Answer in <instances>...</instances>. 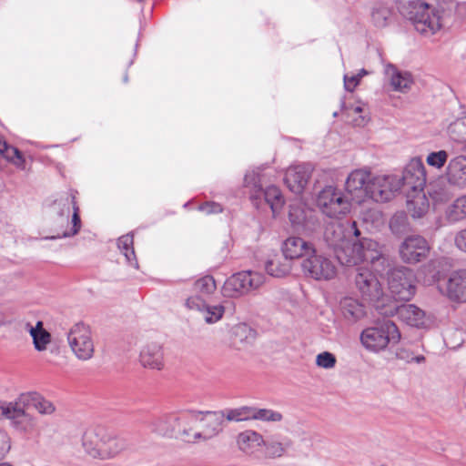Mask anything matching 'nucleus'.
Returning a JSON list of instances; mask_svg holds the SVG:
<instances>
[{
  "instance_id": "f03ea898",
  "label": "nucleus",
  "mask_w": 466,
  "mask_h": 466,
  "mask_svg": "<svg viewBox=\"0 0 466 466\" xmlns=\"http://www.w3.org/2000/svg\"><path fill=\"white\" fill-rule=\"evenodd\" d=\"M398 4L400 14L421 35H431L441 28V12L423 0H398Z\"/></svg>"
},
{
  "instance_id": "1a4fd4ad",
  "label": "nucleus",
  "mask_w": 466,
  "mask_h": 466,
  "mask_svg": "<svg viewBox=\"0 0 466 466\" xmlns=\"http://www.w3.org/2000/svg\"><path fill=\"white\" fill-rule=\"evenodd\" d=\"M66 337L71 350L78 360H88L93 357L95 345L88 325L83 322L74 324Z\"/></svg>"
},
{
  "instance_id": "aec40b11",
  "label": "nucleus",
  "mask_w": 466,
  "mask_h": 466,
  "mask_svg": "<svg viewBox=\"0 0 466 466\" xmlns=\"http://www.w3.org/2000/svg\"><path fill=\"white\" fill-rule=\"evenodd\" d=\"M401 179V187H408L413 191H421L426 184V170L422 160L412 158L406 166Z\"/></svg>"
},
{
  "instance_id": "20e7f679",
  "label": "nucleus",
  "mask_w": 466,
  "mask_h": 466,
  "mask_svg": "<svg viewBox=\"0 0 466 466\" xmlns=\"http://www.w3.org/2000/svg\"><path fill=\"white\" fill-rule=\"evenodd\" d=\"M56 222L63 228L57 238H69L78 233L81 227L79 208L73 193H66L52 204ZM54 239L56 237H51Z\"/></svg>"
},
{
  "instance_id": "f704fd0d",
  "label": "nucleus",
  "mask_w": 466,
  "mask_h": 466,
  "mask_svg": "<svg viewBox=\"0 0 466 466\" xmlns=\"http://www.w3.org/2000/svg\"><path fill=\"white\" fill-rule=\"evenodd\" d=\"M27 330L33 339V344L37 351H44L51 342V334L44 329L42 321H37L35 326L26 324Z\"/></svg>"
},
{
  "instance_id": "bb28decb",
  "label": "nucleus",
  "mask_w": 466,
  "mask_h": 466,
  "mask_svg": "<svg viewBox=\"0 0 466 466\" xmlns=\"http://www.w3.org/2000/svg\"><path fill=\"white\" fill-rule=\"evenodd\" d=\"M446 177L451 185L466 187V156L460 155L450 160Z\"/></svg>"
},
{
  "instance_id": "f257e3e1",
  "label": "nucleus",
  "mask_w": 466,
  "mask_h": 466,
  "mask_svg": "<svg viewBox=\"0 0 466 466\" xmlns=\"http://www.w3.org/2000/svg\"><path fill=\"white\" fill-rule=\"evenodd\" d=\"M338 261L347 267L356 266L360 262H370L373 270L382 275L390 266L389 258L382 252L380 244L368 238L359 241L346 240L333 251Z\"/></svg>"
},
{
  "instance_id": "052dcab7",
  "label": "nucleus",
  "mask_w": 466,
  "mask_h": 466,
  "mask_svg": "<svg viewBox=\"0 0 466 466\" xmlns=\"http://www.w3.org/2000/svg\"><path fill=\"white\" fill-rule=\"evenodd\" d=\"M9 321L0 313V326H5Z\"/></svg>"
},
{
  "instance_id": "6ab92c4d",
  "label": "nucleus",
  "mask_w": 466,
  "mask_h": 466,
  "mask_svg": "<svg viewBox=\"0 0 466 466\" xmlns=\"http://www.w3.org/2000/svg\"><path fill=\"white\" fill-rule=\"evenodd\" d=\"M185 306L190 310L199 312L208 324H214L219 321L224 313L225 307L221 304L209 305L199 295H194L186 299Z\"/></svg>"
},
{
  "instance_id": "7c9ffc66",
  "label": "nucleus",
  "mask_w": 466,
  "mask_h": 466,
  "mask_svg": "<svg viewBox=\"0 0 466 466\" xmlns=\"http://www.w3.org/2000/svg\"><path fill=\"white\" fill-rule=\"evenodd\" d=\"M264 197L266 203L270 207L273 217H276L284 205V198L280 189L276 186H269L265 189L261 188L256 195H252L253 198Z\"/></svg>"
},
{
  "instance_id": "6e6552de",
  "label": "nucleus",
  "mask_w": 466,
  "mask_h": 466,
  "mask_svg": "<svg viewBox=\"0 0 466 466\" xmlns=\"http://www.w3.org/2000/svg\"><path fill=\"white\" fill-rule=\"evenodd\" d=\"M301 270L306 278L318 280L329 281L337 275L335 263L328 257L313 251L301 261Z\"/></svg>"
},
{
  "instance_id": "5fc2aeb1",
  "label": "nucleus",
  "mask_w": 466,
  "mask_h": 466,
  "mask_svg": "<svg viewBox=\"0 0 466 466\" xmlns=\"http://www.w3.org/2000/svg\"><path fill=\"white\" fill-rule=\"evenodd\" d=\"M198 209L207 215L218 214L222 212L221 205L216 202H207L199 206Z\"/></svg>"
},
{
  "instance_id": "37998d69",
  "label": "nucleus",
  "mask_w": 466,
  "mask_h": 466,
  "mask_svg": "<svg viewBox=\"0 0 466 466\" xmlns=\"http://www.w3.org/2000/svg\"><path fill=\"white\" fill-rule=\"evenodd\" d=\"M0 154L16 167H24L25 159L21 152L16 147L9 146L5 141H0Z\"/></svg>"
},
{
  "instance_id": "393cba45",
  "label": "nucleus",
  "mask_w": 466,
  "mask_h": 466,
  "mask_svg": "<svg viewBox=\"0 0 466 466\" xmlns=\"http://www.w3.org/2000/svg\"><path fill=\"white\" fill-rule=\"evenodd\" d=\"M314 246L299 237H289L282 244L281 250L290 260L307 258L314 249Z\"/></svg>"
},
{
  "instance_id": "603ef678",
  "label": "nucleus",
  "mask_w": 466,
  "mask_h": 466,
  "mask_svg": "<svg viewBox=\"0 0 466 466\" xmlns=\"http://www.w3.org/2000/svg\"><path fill=\"white\" fill-rule=\"evenodd\" d=\"M244 184L246 187H251L253 188L254 195L258 194L262 188L259 174L255 170L245 175Z\"/></svg>"
},
{
  "instance_id": "a878e982",
  "label": "nucleus",
  "mask_w": 466,
  "mask_h": 466,
  "mask_svg": "<svg viewBox=\"0 0 466 466\" xmlns=\"http://www.w3.org/2000/svg\"><path fill=\"white\" fill-rule=\"evenodd\" d=\"M225 414L222 412L202 411V419L200 420L199 430L202 441H208L218 435L222 431V423Z\"/></svg>"
},
{
  "instance_id": "c9c22d12",
  "label": "nucleus",
  "mask_w": 466,
  "mask_h": 466,
  "mask_svg": "<svg viewBox=\"0 0 466 466\" xmlns=\"http://www.w3.org/2000/svg\"><path fill=\"white\" fill-rule=\"evenodd\" d=\"M292 265L291 260L285 257L276 256L267 261L265 265L266 271L268 275L275 278H282L289 274Z\"/></svg>"
},
{
  "instance_id": "9d476101",
  "label": "nucleus",
  "mask_w": 466,
  "mask_h": 466,
  "mask_svg": "<svg viewBox=\"0 0 466 466\" xmlns=\"http://www.w3.org/2000/svg\"><path fill=\"white\" fill-rule=\"evenodd\" d=\"M289 219L295 230L307 235L313 234L320 227L315 211L300 201H295L289 205Z\"/></svg>"
},
{
  "instance_id": "ea45409f",
  "label": "nucleus",
  "mask_w": 466,
  "mask_h": 466,
  "mask_svg": "<svg viewBox=\"0 0 466 466\" xmlns=\"http://www.w3.org/2000/svg\"><path fill=\"white\" fill-rule=\"evenodd\" d=\"M392 12L390 8L383 3H376L371 8V21L376 27H385L389 25Z\"/></svg>"
},
{
  "instance_id": "69168bd1",
  "label": "nucleus",
  "mask_w": 466,
  "mask_h": 466,
  "mask_svg": "<svg viewBox=\"0 0 466 466\" xmlns=\"http://www.w3.org/2000/svg\"><path fill=\"white\" fill-rule=\"evenodd\" d=\"M0 466H13V465L8 462H2V463H0Z\"/></svg>"
},
{
  "instance_id": "4468645a",
  "label": "nucleus",
  "mask_w": 466,
  "mask_h": 466,
  "mask_svg": "<svg viewBox=\"0 0 466 466\" xmlns=\"http://www.w3.org/2000/svg\"><path fill=\"white\" fill-rule=\"evenodd\" d=\"M354 281L363 299L380 302L383 297V289L377 276L370 269L365 267L358 268Z\"/></svg>"
},
{
  "instance_id": "58836bf2",
  "label": "nucleus",
  "mask_w": 466,
  "mask_h": 466,
  "mask_svg": "<svg viewBox=\"0 0 466 466\" xmlns=\"http://www.w3.org/2000/svg\"><path fill=\"white\" fill-rule=\"evenodd\" d=\"M134 238L131 233L121 236L117 240V248L125 256L127 262L134 268H138V263L134 250Z\"/></svg>"
},
{
  "instance_id": "0eeeda50",
  "label": "nucleus",
  "mask_w": 466,
  "mask_h": 466,
  "mask_svg": "<svg viewBox=\"0 0 466 466\" xmlns=\"http://www.w3.org/2000/svg\"><path fill=\"white\" fill-rule=\"evenodd\" d=\"M416 277L411 268L400 266L388 272V285L396 300H410L416 292Z\"/></svg>"
},
{
  "instance_id": "9b49d317",
  "label": "nucleus",
  "mask_w": 466,
  "mask_h": 466,
  "mask_svg": "<svg viewBox=\"0 0 466 466\" xmlns=\"http://www.w3.org/2000/svg\"><path fill=\"white\" fill-rule=\"evenodd\" d=\"M376 307L381 315H396L401 321L411 327L424 328L429 320L425 311L414 304H390L385 308H380L378 304Z\"/></svg>"
},
{
  "instance_id": "a18cd8bd",
  "label": "nucleus",
  "mask_w": 466,
  "mask_h": 466,
  "mask_svg": "<svg viewBox=\"0 0 466 466\" xmlns=\"http://www.w3.org/2000/svg\"><path fill=\"white\" fill-rule=\"evenodd\" d=\"M216 289V281L210 275L204 276L194 283V290L202 296H209L213 294Z\"/></svg>"
},
{
  "instance_id": "49530a36",
  "label": "nucleus",
  "mask_w": 466,
  "mask_h": 466,
  "mask_svg": "<svg viewBox=\"0 0 466 466\" xmlns=\"http://www.w3.org/2000/svg\"><path fill=\"white\" fill-rule=\"evenodd\" d=\"M283 420V415L278 410L271 409L255 408V420L263 422H280Z\"/></svg>"
},
{
  "instance_id": "5701e85b",
  "label": "nucleus",
  "mask_w": 466,
  "mask_h": 466,
  "mask_svg": "<svg viewBox=\"0 0 466 466\" xmlns=\"http://www.w3.org/2000/svg\"><path fill=\"white\" fill-rule=\"evenodd\" d=\"M139 362L144 368L161 370L165 366L164 350L158 342L145 344L139 353Z\"/></svg>"
},
{
  "instance_id": "e2e57ef3",
  "label": "nucleus",
  "mask_w": 466,
  "mask_h": 466,
  "mask_svg": "<svg viewBox=\"0 0 466 466\" xmlns=\"http://www.w3.org/2000/svg\"><path fill=\"white\" fill-rule=\"evenodd\" d=\"M364 121H365L364 117H361V119L360 121L356 120V125L360 126V125L364 124Z\"/></svg>"
},
{
  "instance_id": "72a5a7b5",
  "label": "nucleus",
  "mask_w": 466,
  "mask_h": 466,
  "mask_svg": "<svg viewBox=\"0 0 466 466\" xmlns=\"http://www.w3.org/2000/svg\"><path fill=\"white\" fill-rule=\"evenodd\" d=\"M324 239L334 251L336 248L348 240L343 225L338 221L328 224L324 230Z\"/></svg>"
},
{
  "instance_id": "79ce46f5",
  "label": "nucleus",
  "mask_w": 466,
  "mask_h": 466,
  "mask_svg": "<svg viewBox=\"0 0 466 466\" xmlns=\"http://www.w3.org/2000/svg\"><path fill=\"white\" fill-rule=\"evenodd\" d=\"M446 217L450 222H457L466 218V194L447 208Z\"/></svg>"
},
{
  "instance_id": "2eb2a0df",
  "label": "nucleus",
  "mask_w": 466,
  "mask_h": 466,
  "mask_svg": "<svg viewBox=\"0 0 466 466\" xmlns=\"http://www.w3.org/2000/svg\"><path fill=\"white\" fill-rule=\"evenodd\" d=\"M430 249L425 238L420 235H410L400 243L399 254L404 263L416 264L428 257Z\"/></svg>"
},
{
  "instance_id": "0e129e2a",
  "label": "nucleus",
  "mask_w": 466,
  "mask_h": 466,
  "mask_svg": "<svg viewBox=\"0 0 466 466\" xmlns=\"http://www.w3.org/2000/svg\"><path fill=\"white\" fill-rule=\"evenodd\" d=\"M422 360H424V357L423 356H419V357L416 358V361L417 362H420Z\"/></svg>"
},
{
  "instance_id": "bf43d9fd",
  "label": "nucleus",
  "mask_w": 466,
  "mask_h": 466,
  "mask_svg": "<svg viewBox=\"0 0 466 466\" xmlns=\"http://www.w3.org/2000/svg\"><path fill=\"white\" fill-rule=\"evenodd\" d=\"M350 228L354 230V235L355 237H359L360 232V230L357 228V224L355 221H353L352 223H350Z\"/></svg>"
},
{
  "instance_id": "e433bc0d",
  "label": "nucleus",
  "mask_w": 466,
  "mask_h": 466,
  "mask_svg": "<svg viewBox=\"0 0 466 466\" xmlns=\"http://www.w3.org/2000/svg\"><path fill=\"white\" fill-rule=\"evenodd\" d=\"M237 442L239 449L248 453L254 448L262 446L264 439L260 433L248 430L238 435Z\"/></svg>"
},
{
  "instance_id": "2f4dec72",
  "label": "nucleus",
  "mask_w": 466,
  "mask_h": 466,
  "mask_svg": "<svg viewBox=\"0 0 466 466\" xmlns=\"http://www.w3.org/2000/svg\"><path fill=\"white\" fill-rule=\"evenodd\" d=\"M103 431H89L82 437V447L85 452L92 458L101 460Z\"/></svg>"
},
{
  "instance_id": "09e8293b",
  "label": "nucleus",
  "mask_w": 466,
  "mask_h": 466,
  "mask_svg": "<svg viewBox=\"0 0 466 466\" xmlns=\"http://www.w3.org/2000/svg\"><path fill=\"white\" fill-rule=\"evenodd\" d=\"M368 75H369V72L364 68L360 69L357 74L352 75V76H349V75L345 74L343 76L345 89L349 92L354 91V89L360 84V79L363 76H368Z\"/></svg>"
},
{
  "instance_id": "680f3d73",
  "label": "nucleus",
  "mask_w": 466,
  "mask_h": 466,
  "mask_svg": "<svg viewBox=\"0 0 466 466\" xmlns=\"http://www.w3.org/2000/svg\"><path fill=\"white\" fill-rule=\"evenodd\" d=\"M353 111L355 113H360L362 111V108L360 106H356L353 108Z\"/></svg>"
},
{
  "instance_id": "c756f323",
  "label": "nucleus",
  "mask_w": 466,
  "mask_h": 466,
  "mask_svg": "<svg viewBox=\"0 0 466 466\" xmlns=\"http://www.w3.org/2000/svg\"><path fill=\"white\" fill-rule=\"evenodd\" d=\"M18 397L22 401L25 400V405L27 408L33 407L42 415H50L56 410L53 402L36 392L22 393Z\"/></svg>"
},
{
  "instance_id": "8fccbe9b",
  "label": "nucleus",
  "mask_w": 466,
  "mask_h": 466,
  "mask_svg": "<svg viewBox=\"0 0 466 466\" xmlns=\"http://www.w3.org/2000/svg\"><path fill=\"white\" fill-rule=\"evenodd\" d=\"M337 359L335 355L329 351H323L317 355L316 365L325 370L333 369L336 366Z\"/></svg>"
},
{
  "instance_id": "de8ad7c7",
  "label": "nucleus",
  "mask_w": 466,
  "mask_h": 466,
  "mask_svg": "<svg viewBox=\"0 0 466 466\" xmlns=\"http://www.w3.org/2000/svg\"><path fill=\"white\" fill-rule=\"evenodd\" d=\"M448 160V153L445 150L431 152L427 156L426 162L429 166L441 169Z\"/></svg>"
},
{
  "instance_id": "f3484780",
  "label": "nucleus",
  "mask_w": 466,
  "mask_h": 466,
  "mask_svg": "<svg viewBox=\"0 0 466 466\" xmlns=\"http://www.w3.org/2000/svg\"><path fill=\"white\" fill-rule=\"evenodd\" d=\"M25 400L19 397L14 400V406L11 410L8 420L11 428L18 434L23 436L32 435L36 430L37 420L32 414L28 413Z\"/></svg>"
},
{
  "instance_id": "ddd939ff",
  "label": "nucleus",
  "mask_w": 466,
  "mask_h": 466,
  "mask_svg": "<svg viewBox=\"0 0 466 466\" xmlns=\"http://www.w3.org/2000/svg\"><path fill=\"white\" fill-rule=\"evenodd\" d=\"M370 187V199L375 202H387L401 188V179L399 175H379L372 177Z\"/></svg>"
},
{
  "instance_id": "f8f14e48",
  "label": "nucleus",
  "mask_w": 466,
  "mask_h": 466,
  "mask_svg": "<svg viewBox=\"0 0 466 466\" xmlns=\"http://www.w3.org/2000/svg\"><path fill=\"white\" fill-rule=\"evenodd\" d=\"M370 180L372 176L368 167L354 169L348 175L345 189L352 201L360 204L370 198Z\"/></svg>"
},
{
  "instance_id": "39448f33",
  "label": "nucleus",
  "mask_w": 466,
  "mask_h": 466,
  "mask_svg": "<svg viewBox=\"0 0 466 466\" xmlns=\"http://www.w3.org/2000/svg\"><path fill=\"white\" fill-rule=\"evenodd\" d=\"M317 207L327 217L339 219L350 213V200L344 193L333 186H327L321 189L316 199Z\"/></svg>"
},
{
  "instance_id": "c85d7f7f",
  "label": "nucleus",
  "mask_w": 466,
  "mask_h": 466,
  "mask_svg": "<svg viewBox=\"0 0 466 466\" xmlns=\"http://www.w3.org/2000/svg\"><path fill=\"white\" fill-rule=\"evenodd\" d=\"M268 458L276 459L282 457L291 447L292 441L287 436H272L262 444Z\"/></svg>"
},
{
  "instance_id": "3c124183",
  "label": "nucleus",
  "mask_w": 466,
  "mask_h": 466,
  "mask_svg": "<svg viewBox=\"0 0 466 466\" xmlns=\"http://www.w3.org/2000/svg\"><path fill=\"white\" fill-rule=\"evenodd\" d=\"M234 333L240 341L251 342L255 339V331L246 324L238 325Z\"/></svg>"
},
{
  "instance_id": "7ed1b4c3",
  "label": "nucleus",
  "mask_w": 466,
  "mask_h": 466,
  "mask_svg": "<svg viewBox=\"0 0 466 466\" xmlns=\"http://www.w3.org/2000/svg\"><path fill=\"white\" fill-rule=\"evenodd\" d=\"M361 345L370 352L379 353L389 345H396L400 339V332L396 324L390 319L376 322L364 329L360 333Z\"/></svg>"
},
{
  "instance_id": "13d9d810",
  "label": "nucleus",
  "mask_w": 466,
  "mask_h": 466,
  "mask_svg": "<svg viewBox=\"0 0 466 466\" xmlns=\"http://www.w3.org/2000/svg\"><path fill=\"white\" fill-rule=\"evenodd\" d=\"M455 244L459 249L466 252V228L456 234Z\"/></svg>"
},
{
  "instance_id": "c03bdc74",
  "label": "nucleus",
  "mask_w": 466,
  "mask_h": 466,
  "mask_svg": "<svg viewBox=\"0 0 466 466\" xmlns=\"http://www.w3.org/2000/svg\"><path fill=\"white\" fill-rule=\"evenodd\" d=\"M390 228L394 235H401L410 229V223L405 212H396L390 219Z\"/></svg>"
},
{
  "instance_id": "a211bd4d",
  "label": "nucleus",
  "mask_w": 466,
  "mask_h": 466,
  "mask_svg": "<svg viewBox=\"0 0 466 466\" xmlns=\"http://www.w3.org/2000/svg\"><path fill=\"white\" fill-rule=\"evenodd\" d=\"M383 72L385 82L393 92L406 94L414 85L411 73L400 69L393 64H386Z\"/></svg>"
},
{
  "instance_id": "6e6d98bb",
  "label": "nucleus",
  "mask_w": 466,
  "mask_h": 466,
  "mask_svg": "<svg viewBox=\"0 0 466 466\" xmlns=\"http://www.w3.org/2000/svg\"><path fill=\"white\" fill-rule=\"evenodd\" d=\"M431 195L436 201L440 202L447 201L452 196L451 192H450L448 189H444L441 187L432 189Z\"/></svg>"
},
{
  "instance_id": "dca6fc26",
  "label": "nucleus",
  "mask_w": 466,
  "mask_h": 466,
  "mask_svg": "<svg viewBox=\"0 0 466 466\" xmlns=\"http://www.w3.org/2000/svg\"><path fill=\"white\" fill-rule=\"evenodd\" d=\"M201 419L202 411L199 410H187L177 412V438L188 443L200 441L198 428Z\"/></svg>"
},
{
  "instance_id": "a19ab883",
  "label": "nucleus",
  "mask_w": 466,
  "mask_h": 466,
  "mask_svg": "<svg viewBox=\"0 0 466 466\" xmlns=\"http://www.w3.org/2000/svg\"><path fill=\"white\" fill-rule=\"evenodd\" d=\"M255 408L254 406H241L235 409L226 410L225 417L228 421H246L255 420Z\"/></svg>"
},
{
  "instance_id": "b1692460",
  "label": "nucleus",
  "mask_w": 466,
  "mask_h": 466,
  "mask_svg": "<svg viewBox=\"0 0 466 466\" xmlns=\"http://www.w3.org/2000/svg\"><path fill=\"white\" fill-rule=\"evenodd\" d=\"M153 433L161 437L177 438V412L166 413L153 418L148 423Z\"/></svg>"
},
{
  "instance_id": "412c9836",
  "label": "nucleus",
  "mask_w": 466,
  "mask_h": 466,
  "mask_svg": "<svg viewBox=\"0 0 466 466\" xmlns=\"http://www.w3.org/2000/svg\"><path fill=\"white\" fill-rule=\"evenodd\" d=\"M441 290L451 301L466 302V270L460 269L451 273Z\"/></svg>"
},
{
  "instance_id": "cd10ccee",
  "label": "nucleus",
  "mask_w": 466,
  "mask_h": 466,
  "mask_svg": "<svg viewBox=\"0 0 466 466\" xmlns=\"http://www.w3.org/2000/svg\"><path fill=\"white\" fill-rule=\"evenodd\" d=\"M127 448V441L119 436H115L103 431L101 449V460L116 457Z\"/></svg>"
},
{
  "instance_id": "864d4df0",
  "label": "nucleus",
  "mask_w": 466,
  "mask_h": 466,
  "mask_svg": "<svg viewBox=\"0 0 466 466\" xmlns=\"http://www.w3.org/2000/svg\"><path fill=\"white\" fill-rule=\"evenodd\" d=\"M11 449V439L7 432L0 429V460H2Z\"/></svg>"
},
{
  "instance_id": "4c0bfd02",
  "label": "nucleus",
  "mask_w": 466,
  "mask_h": 466,
  "mask_svg": "<svg viewBox=\"0 0 466 466\" xmlns=\"http://www.w3.org/2000/svg\"><path fill=\"white\" fill-rule=\"evenodd\" d=\"M430 204L426 195L420 191L407 201V209L414 218H422L429 210Z\"/></svg>"
},
{
  "instance_id": "338daca9",
  "label": "nucleus",
  "mask_w": 466,
  "mask_h": 466,
  "mask_svg": "<svg viewBox=\"0 0 466 466\" xmlns=\"http://www.w3.org/2000/svg\"><path fill=\"white\" fill-rule=\"evenodd\" d=\"M124 81L127 82V76H125L124 77Z\"/></svg>"
},
{
  "instance_id": "4d7b16f0",
  "label": "nucleus",
  "mask_w": 466,
  "mask_h": 466,
  "mask_svg": "<svg viewBox=\"0 0 466 466\" xmlns=\"http://www.w3.org/2000/svg\"><path fill=\"white\" fill-rule=\"evenodd\" d=\"M14 406V400L12 401H3L0 400V420L8 419L10 416L11 410Z\"/></svg>"
},
{
  "instance_id": "423d86ee",
  "label": "nucleus",
  "mask_w": 466,
  "mask_h": 466,
  "mask_svg": "<svg viewBox=\"0 0 466 466\" xmlns=\"http://www.w3.org/2000/svg\"><path fill=\"white\" fill-rule=\"evenodd\" d=\"M265 282L262 273L245 270L233 274L224 283L222 292L225 297L238 298L258 289Z\"/></svg>"
},
{
  "instance_id": "4be33fe9",
  "label": "nucleus",
  "mask_w": 466,
  "mask_h": 466,
  "mask_svg": "<svg viewBox=\"0 0 466 466\" xmlns=\"http://www.w3.org/2000/svg\"><path fill=\"white\" fill-rule=\"evenodd\" d=\"M311 172L312 167L309 164L292 166L286 171L285 183L290 191L300 194L307 186Z\"/></svg>"
},
{
  "instance_id": "473e14b6",
  "label": "nucleus",
  "mask_w": 466,
  "mask_h": 466,
  "mask_svg": "<svg viewBox=\"0 0 466 466\" xmlns=\"http://www.w3.org/2000/svg\"><path fill=\"white\" fill-rule=\"evenodd\" d=\"M340 309L344 319L350 323L361 319L366 312L364 306L352 298H345L340 302Z\"/></svg>"
}]
</instances>
